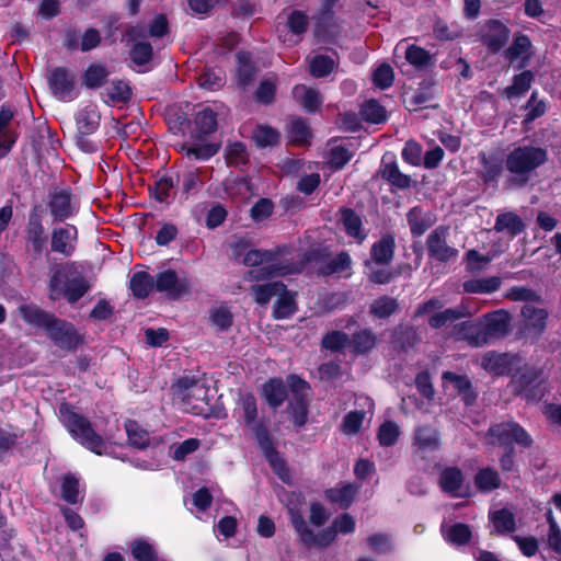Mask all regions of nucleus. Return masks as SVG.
I'll return each mask as SVG.
<instances>
[{
    "label": "nucleus",
    "mask_w": 561,
    "mask_h": 561,
    "mask_svg": "<svg viewBox=\"0 0 561 561\" xmlns=\"http://www.w3.org/2000/svg\"><path fill=\"white\" fill-rule=\"evenodd\" d=\"M48 208L55 221H65L75 213L71 192L67 188L55 190L48 196Z\"/></svg>",
    "instance_id": "obj_15"
},
{
    "label": "nucleus",
    "mask_w": 561,
    "mask_h": 561,
    "mask_svg": "<svg viewBox=\"0 0 561 561\" xmlns=\"http://www.w3.org/2000/svg\"><path fill=\"white\" fill-rule=\"evenodd\" d=\"M517 393L528 400H540L546 392L542 370L536 367L525 368L513 379Z\"/></svg>",
    "instance_id": "obj_9"
},
{
    "label": "nucleus",
    "mask_w": 561,
    "mask_h": 561,
    "mask_svg": "<svg viewBox=\"0 0 561 561\" xmlns=\"http://www.w3.org/2000/svg\"><path fill=\"white\" fill-rule=\"evenodd\" d=\"M378 337L371 329H363L353 333L350 346L355 355H364L377 345Z\"/></svg>",
    "instance_id": "obj_34"
},
{
    "label": "nucleus",
    "mask_w": 561,
    "mask_h": 561,
    "mask_svg": "<svg viewBox=\"0 0 561 561\" xmlns=\"http://www.w3.org/2000/svg\"><path fill=\"white\" fill-rule=\"evenodd\" d=\"M520 313L524 318L523 332L538 339L547 328L548 311L526 304L523 306Z\"/></svg>",
    "instance_id": "obj_13"
},
{
    "label": "nucleus",
    "mask_w": 561,
    "mask_h": 561,
    "mask_svg": "<svg viewBox=\"0 0 561 561\" xmlns=\"http://www.w3.org/2000/svg\"><path fill=\"white\" fill-rule=\"evenodd\" d=\"M238 69L237 80L238 84L242 88H247L252 83L256 73V67L251 60V54L248 51H239L237 54Z\"/></svg>",
    "instance_id": "obj_36"
},
{
    "label": "nucleus",
    "mask_w": 561,
    "mask_h": 561,
    "mask_svg": "<svg viewBox=\"0 0 561 561\" xmlns=\"http://www.w3.org/2000/svg\"><path fill=\"white\" fill-rule=\"evenodd\" d=\"M61 413L69 432L82 446L96 455L106 454V444L103 437L93 430L87 417L71 411L69 408H66L65 412L61 410Z\"/></svg>",
    "instance_id": "obj_6"
},
{
    "label": "nucleus",
    "mask_w": 561,
    "mask_h": 561,
    "mask_svg": "<svg viewBox=\"0 0 561 561\" xmlns=\"http://www.w3.org/2000/svg\"><path fill=\"white\" fill-rule=\"evenodd\" d=\"M153 287L154 278L147 272H136L130 278L129 288L137 298L148 297Z\"/></svg>",
    "instance_id": "obj_43"
},
{
    "label": "nucleus",
    "mask_w": 561,
    "mask_h": 561,
    "mask_svg": "<svg viewBox=\"0 0 561 561\" xmlns=\"http://www.w3.org/2000/svg\"><path fill=\"white\" fill-rule=\"evenodd\" d=\"M77 239L78 230L75 226L54 228L50 237L51 251L68 257L75 252Z\"/></svg>",
    "instance_id": "obj_14"
},
{
    "label": "nucleus",
    "mask_w": 561,
    "mask_h": 561,
    "mask_svg": "<svg viewBox=\"0 0 561 561\" xmlns=\"http://www.w3.org/2000/svg\"><path fill=\"white\" fill-rule=\"evenodd\" d=\"M443 380L453 383L457 394L467 407L473 405L477 401V391L474 390L471 380L467 375H458L453 371L443 373Z\"/></svg>",
    "instance_id": "obj_23"
},
{
    "label": "nucleus",
    "mask_w": 561,
    "mask_h": 561,
    "mask_svg": "<svg viewBox=\"0 0 561 561\" xmlns=\"http://www.w3.org/2000/svg\"><path fill=\"white\" fill-rule=\"evenodd\" d=\"M14 117V111L2 105L0 107V148L9 151L16 140V134L10 128V124Z\"/></svg>",
    "instance_id": "obj_32"
},
{
    "label": "nucleus",
    "mask_w": 561,
    "mask_h": 561,
    "mask_svg": "<svg viewBox=\"0 0 561 561\" xmlns=\"http://www.w3.org/2000/svg\"><path fill=\"white\" fill-rule=\"evenodd\" d=\"M25 241L32 247V250L36 255L42 254L47 242V236L45 233L41 216L34 211L30 214L25 227Z\"/></svg>",
    "instance_id": "obj_19"
},
{
    "label": "nucleus",
    "mask_w": 561,
    "mask_h": 561,
    "mask_svg": "<svg viewBox=\"0 0 561 561\" xmlns=\"http://www.w3.org/2000/svg\"><path fill=\"white\" fill-rule=\"evenodd\" d=\"M48 84L54 95L65 99L75 88V76L66 67H56L49 71Z\"/></svg>",
    "instance_id": "obj_18"
},
{
    "label": "nucleus",
    "mask_w": 561,
    "mask_h": 561,
    "mask_svg": "<svg viewBox=\"0 0 561 561\" xmlns=\"http://www.w3.org/2000/svg\"><path fill=\"white\" fill-rule=\"evenodd\" d=\"M396 240L390 233L383 234L370 248V260L365 261V266L369 267L371 263L377 265H388L394 256Z\"/></svg>",
    "instance_id": "obj_17"
},
{
    "label": "nucleus",
    "mask_w": 561,
    "mask_h": 561,
    "mask_svg": "<svg viewBox=\"0 0 561 561\" xmlns=\"http://www.w3.org/2000/svg\"><path fill=\"white\" fill-rule=\"evenodd\" d=\"M485 439L490 445L503 448L514 447L513 443L522 448H530L534 443L527 431L513 420L492 424L485 433Z\"/></svg>",
    "instance_id": "obj_5"
},
{
    "label": "nucleus",
    "mask_w": 561,
    "mask_h": 561,
    "mask_svg": "<svg viewBox=\"0 0 561 561\" xmlns=\"http://www.w3.org/2000/svg\"><path fill=\"white\" fill-rule=\"evenodd\" d=\"M352 257L346 251H342L335 256L329 254L328 261L319 266L318 274L322 276L340 275L350 277L352 275Z\"/></svg>",
    "instance_id": "obj_22"
},
{
    "label": "nucleus",
    "mask_w": 561,
    "mask_h": 561,
    "mask_svg": "<svg viewBox=\"0 0 561 561\" xmlns=\"http://www.w3.org/2000/svg\"><path fill=\"white\" fill-rule=\"evenodd\" d=\"M131 554L137 561H157L158 556L151 543L136 539L131 543Z\"/></svg>",
    "instance_id": "obj_59"
},
{
    "label": "nucleus",
    "mask_w": 561,
    "mask_h": 561,
    "mask_svg": "<svg viewBox=\"0 0 561 561\" xmlns=\"http://www.w3.org/2000/svg\"><path fill=\"white\" fill-rule=\"evenodd\" d=\"M526 229L523 219L513 211H505L497 215L494 224L496 232H506L510 237L514 238Z\"/></svg>",
    "instance_id": "obj_28"
},
{
    "label": "nucleus",
    "mask_w": 561,
    "mask_h": 561,
    "mask_svg": "<svg viewBox=\"0 0 561 561\" xmlns=\"http://www.w3.org/2000/svg\"><path fill=\"white\" fill-rule=\"evenodd\" d=\"M287 411L290 420L296 427H301L307 423L308 402L305 399H294L289 402Z\"/></svg>",
    "instance_id": "obj_56"
},
{
    "label": "nucleus",
    "mask_w": 561,
    "mask_h": 561,
    "mask_svg": "<svg viewBox=\"0 0 561 561\" xmlns=\"http://www.w3.org/2000/svg\"><path fill=\"white\" fill-rule=\"evenodd\" d=\"M360 115L366 122L373 124L383 123L387 118L385 107L376 100L366 101L360 107Z\"/></svg>",
    "instance_id": "obj_51"
},
{
    "label": "nucleus",
    "mask_w": 561,
    "mask_h": 561,
    "mask_svg": "<svg viewBox=\"0 0 561 561\" xmlns=\"http://www.w3.org/2000/svg\"><path fill=\"white\" fill-rule=\"evenodd\" d=\"M294 99L307 111V112H316L321 103L322 99L320 93L312 88H309L305 84H297L293 89Z\"/></svg>",
    "instance_id": "obj_33"
},
{
    "label": "nucleus",
    "mask_w": 561,
    "mask_h": 561,
    "mask_svg": "<svg viewBox=\"0 0 561 561\" xmlns=\"http://www.w3.org/2000/svg\"><path fill=\"white\" fill-rule=\"evenodd\" d=\"M534 80V73L530 70H525L513 78L512 85L505 88V95L510 99L523 95L527 92Z\"/></svg>",
    "instance_id": "obj_46"
},
{
    "label": "nucleus",
    "mask_w": 561,
    "mask_h": 561,
    "mask_svg": "<svg viewBox=\"0 0 561 561\" xmlns=\"http://www.w3.org/2000/svg\"><path fill=\"white\" fill-rule=\"evenodd\" d=\"M131 61L137 66L147 65L152 60L153 48L149 42H136L129 50Z\"/></svg>",
    "instance_id": "obj_54"
},
{
    "label": "nucleus",
    "mask_w": 561,
    "mask_h": 561,
    "mask_svg": "<svg viewBox=\"0 0 561 561\" xmlns=\"http://www.w3.org/2000/svg\"><path fill=\"white\" fill-rule=\"evenodd\" d=\"M399 435V426L392 421H386L380 425L377 436L381 446L389 447L397 443Z\"/></svg>",
    "instance_id": "obj_60"
},
{
    "label": "nucleus",
    "mask_w": 561,
    "mask_h": 561,
    "mask_svg": "<svg viewBox=\"0 0 561 561\" xmlns=\"http://www.w3.org/2000/svg\"><path fill=\"white\" fill-rule=\"evenodd\" d=\"M510 316L503 310L484 316V320L478 324H470L466 340L473 347H481L494 340L503 337L508 331Z\"/></svg>",
    "instance_id": "obj_3"
},
{
    "label": "nucleus",
    "mask_w": 561,
    "mask_h": 561,
    "mask_svg": "<svg viewBox=\"0 0 561 561\" xmlns=\"http://www.w3.org/2000/svg\"><path fill=\"white\" fill-rule=\"evenodd\" d=\"M490 520L492 522L494 529L499 535L513 533L516 529L515 516L507 508H501L491 512Z\"/></svg>",
    "instance_id": "obj_42"
},
{
    "label": "nucleus",
    "mask_w": 561,
    "mask_h": 561,
    "mask_svg": "<svg viewBox=\"0 0 561 561\" xmlns=\"http://www.w3.org/2000/svg\"><path fill=\"white\" fill-rule=\"evenodd\" d=\"M420 342L421 337L413 327L400 324L391 332V344L398 352L407 353Z\"/></svg>",
    "instance_id": "obj_25"
},
{
    "label": "nucleus",
    "mask_w": 561,
    "mask_h": 561,
    "mask_svg": "<svg viewBox=\"0 0 561 561\" xmlns=\"http://www.w3.org/2000/svg\"><path fill=\"white\" fill-rule=\"evenodd\" d=\"M79 480L72 473H67L62 477L61 481V497L69 504L79 502Z\"/></svg>",
    "instance_id": "obj_53"
},
{
    "label": "nucleus",
    "mask_w": 561,
    "mask_h": 561,
    "mask_svg": "<svg viewBox=\"0 0 561 561\" xmlns=\"http://www.w3.org/2000/svg\"><path fill=\"white\" fill-rule=\"evenodd\" d=\"M105 95L112 103H125L129 101L131 96V90L129 85L122 81H113L112 84L105 90Z\"/></svg>",
    "instance_id": "obj_57"
},
{
    "label": "nucleus",
    "mask_w": 561,
    "mask_h": 561,
    "mask_svg": "<svg viewBox=\"0 0 561 561\" xmlns=\"http://www.w3.org/2000/svg\"><path fill=\"white\" fill-rule=\"evenodd\" d=\"M101 121V114L94 106H87L76 115V142L78 147L87 153L98 150V145L92 135L98 130Z\"/></svg>",
    "instance_id": "obj_7"
},
{
    "label": "nucleus",
    "mask_w": 561,
    "mask_h": 561,
    "mask_svg": "<svg viewBox=\"0 0 561 561\" xmlns=\"http://www.w3.org/2000/svg\"><path fill=\"white\" fill-rule=\"evenodd\" d=\"M251 430L265 458L278 453L277 449L275 448L274 438L272 437L266 425L259 422L255 425H253Z\"/></svg>",
    "instance_id": "obj_44"
},
{
    "label": "nucleus",
    "mask_w": 561,
    "mask_h": 561,
    "mask_svg": "<svg viewBox=\"0 0 561 561\" xmlns=\"http://www.w3.org/2000/svg\"><path fill=\"white\" fill-rule=\"evenodd\" d=\"M502 280L499 276L473 278L463 282L462 288L467 294H491L500 289Z\"/></svg>",
    "instance_id": "obj_37"
},
{
    "label": "nucleus",
    "mask_w": 561,
    "mask_h": 561,
    "mask_svg": "<svg viewBox=\"0 0 561 561\" xmlns=\"http://www.w3.org/2000/svg\"><path fill=\"white\" fill-rule=\"evenodd\" d=\"M253 140L260 148L272 147L279 142V133L268 126H256L253 130Z\"/></svg>",
    "instance_id": "obj_52"
},
{
    "label": "nucleus",
    "mask_w": 561,
    "mask_h": 561,
    "mask_svg": "<svg viewBox=\"0 0 561 561\" xmlns=\"http://www.w3.org/2000/svg\"><path fill=\"white\" fill-rule=\"evenodd\" d=\"M286 248L276 247L271 250L254 249L247 251L242 263L245 266H259L261 264H270L275 262Z\"/></svg>",
    "instance_id": "obj_35"
},
{
    "label": "nucleus",
    "mask_w": 561,
    "mask_h": 561,
    "mask_svg": "<svg viewBox=\"0 0 561 561\" xmlns=\"http://www.w3.org/2000/svg\"><path fill=\"white\" fill-rule=\"evenodd\" d=\"M108 76L110 71L105 66L91 64L83 72L82 85L93 90L100 89L106 83Z\"/></svg>",
    "instance_id": "obj_39"
},
{
    "label": "nucleus",
    "mask_w": 561,
    "mask_h": 561,
    "mask_svg": "<svg viewBox=\"0 0 561 561\" xmlns=\"http://www.w3.org/2000/svg\"><path fill=\"white\" fill-rule=\"evenodd\" d=\"M480 169L478 171L479 178L485 184H497V180L503 172V161L495 154H486L484 152L479 154Z\"/></svg>",
    "instance_id": "obj_24"
},
{
    "label": "nucleus",
    "mask_w": 561,
    "mask_h": 561,
    "mask_svg": "<svg viewBox=\"0 0 561 561\" xmlns=\"http://www.w3.org/2000/svg\"><path fill=\"white\" fill-rule=\"evenodd\" d=\"M263 392L267 403L274 409L282 405L287 398L286 386L280 379H271L265 382Z\"/></svg>",
    "instance_id": "obj_41"
},
{
    "label": "nucleus",
    "mask_w": 561,
    "mask_h": 561,
    "mask_svg": "<svg viewBox=\"0 0 561 561\" xmlns=\"http://www.w3.org/2000/svg\"><path fill=\"white\" fill-rule=\"evenodd\" d=\"M465 316H466L465 309L462 307L450 308V309H446L444 311L434 313L430 318L428 324L433 329H439V328L445 327L448 323H453V322L463 318Z\"/></svg>",
    "instance_id": "obj_48"
},
{
    "label": "nucleus",
    "mask_w": 561,
    "mask_h": 561,
    "mask_svg": "<svg viewBox=\"0 0 561 561\" xmlns=\"http://www.w3.org/2000/svg\"><path fill=\"white\" fill-rule=\"evenodd\" d=\"M301 266L297 263H270L267 266L261 267L259 270L249 271L248 277L253 280H264L270 279L277 276H286L290 274H297L301 272Z\"/></svg>",
    "instance_id": "obj_21"
},
{
    "label": "nucleus",
    "mask_w": 561,
    "mask_h": 561,
    "mask_svg": "<svg viewBox=\"0 0 561 561\" xmlns=\"http://www.w3.org/2000/svg\"><path fill=\"white\" fill-rule=\"evenodd\" d=\"M339 211L341 214L340 221L343 224L346 234L362 243L366 238V233L362 229L363 222L360 217L352 208L341 207Z\"/></svg>",
    "instance_id": "obj_30"
},
{
    "label": "nucleus",
    "mask_w": 561,
    "mask_h": 561,
    "mask_svg": "<svg viewBox=\"0 0 561 561\" xmlns=\"http://www.w3.org/2000/svg\"><path fill=\"white\" fill-rule=\"evenodd\" d=\"M407 220L414 237L422 236L433 224L423 215L420 207L411 208L407 215Z\"/></svg>",
    "instance_id": "obj_47"
},
{
    "label": "nucleus",
    "mask_w": 561,
    "mask_h": 561,
    "mask_svg": "<svg viewBox=\"0 0 561 561\" xmlns=\"http://www.w3.org/2000/svg\"><path fill=\"white\" fill-rule=\"evenodd\" d=\"M48 337L58 347L75 352L81 344H83V336L80 335L71 322L59 319L54 316L48 325L45 328Z\"/></svg>",
    "instance_id": "obj_8"
},
{
    "label": "nucleus",
    "mask_w": 561,
    "mask_h": 561,
    "mask_svg": "<svg viewBox=\"0 0 561 561\" xmlns=\"http://www.w3.org/2000/svg\"><path fill=\"white\" fill-rule=\"evenodd\" d=\"M547 160L548 152L545 148L530 145L515 148L506 156L505 168L510 175L505 187L513 190L526 186L535 171Z\"/></svg>",
    "instance_id": "obj_1"
},
{
    "label": "nucleus",
    "mask_w": 561,
    "mask_h": 561,
    "mask_svg": "<svg viewBox=\"0 0 561 561\" xmlns=\"http://www.w3.org/2000/svg\"><path fill=\"white\" fill-rule=\"evenodd\" d=\"M251 291L254 295V299L259 305H266L272 297L278 296V294L285 291V284L282 282H273L263 285L251 286Z\"/></svg>",
    "instance_id": "obj_45"
},
{
    "label": "nucleus",
    "mask_w": 561,
    "mask_h": 561,
    "mask_svg": "<svg viewBox=\"0 0 561 561\" xmlns=\"http://www.w3.org/2000/svg\"><path fill=\"white\" fill-rule=\"evenodd\" d=\"M321 344L325 350L339 352L350 345V337L345 332L331 331L323 336Z\"/></svg>",
    "instance_id": "obj_61"
},
{
    "label": "nucleus",
    "mask_w": 561,
    "mask_h": 561,
    "mask_svg": "<svg viewBox=\"0 0 561 561\" xmlns=\"http://www.w3.org/2000/svg\"><path fill=\"white\" fill-rule=\"evenodd\" d=\"M531 47L533 45L529 37L518 33L514 36L511 46L504 51V56L511 64L520 59L517 68L523 69L531 59Z\"/></svg>",
    "instance_id": "obj_20"
},
{
    "label": "nucleus",
    "mask_w": 561,
    "mask_h": 561,
    "mask_svg": "<svg viewBox=\"0 0 561 561\" xmlns=\"http://www.w3.org/2000/svg\"><path fill=\"white\" fill-rule=\"evenodd\" d=\"M91 288L88 279L77 272L73 263L59 265L49 279V298L64 296L69 304L77 302Z\"/></svg>",
    "instance_id": "obj_2"
},
{
    "label": "nucleus",
    "mask_w": 561,
    "mask_h": 561,
    "mask_svg": "<svg viewBox=\"0 0 561 561\" xmlns=\"http://www.w3.org/2000/svg\"><path fill=\"white\" fill-rule=\"evenodd\" d=\"M334 60L325 55L316 56L310 65V73L316 78L329 76L334 69Z\"/></svg>",
    "instance_id": "obj_62"
},
{
    "label": "nucleus",
    "mask_w": 561,
    "mask_h": 561,
    "mask_svg": "<svg viewBox=\"0 0 561 561\" xmlns=\"http://www.w3.org/2000/svg\"><path fill=\"white\" fill-rule=\"evenodd\" d=\"M19 313L21 318L28 324L42 328L48 325L50 319L55 316L54 313L47 312L44 309L39 308L35 304H25L19 307Z\"/></svg>",
    "instance_id": "obj_31"
},
{
    "label": "nucleus",
    "mask_w": 561,
    "mask_h": 561,
    "mask_svg": "<svg viewBox=\"0 0 561 561\" xmlns=\"http://www.w3.org/2000/svg\"><path fill=\"white\" fill-rule=\"evenodd\" d=\"M472 537L470 527L467 524L457 523L451 525L446 534V540L456 546L467 545Z\"/></svg>",
    "instance_id": "obj_55"
},
{
    "label": "nucleus",
    "mask_w": 561,
    "mask_h": 561,
    "mask_svg": "<svg viewBox=\"0 0 561 561\" xmlns=\"http://www.w3.org/2000/svg\"><path fill=\"white\" fill-rule=\"evenodd\" d=\"M510 28L499 20L488 21L481 33V42L492 54L499 53L507 43Z\"/></svg>",
    "instance_id": "obj_12"
},
{
    "label": "nucleus",
    "mask_w": 561,
    "mask_h": 561,
    "mask_svg": "<svg viewBox=\"0 0 561 561\" xmlns=\"http://www.w3.org/2000/svg\"><path fill=\"white\" fill-rule=\"evenodd\" d=\"M448 226L436 227L426 238V250L431 259L446 263L458 256V250L448 244Z\"/></svg>",
    "instance_id": "obj_10"
},
{
    "label": "nucleus",
    "mask_w": 561,
    "mask_h": 561,
    "mask_svg": "<svg viewBox=\"0 0 561 561\" xmlns=\"http://www.w3.org/2000/svg\"><path fill=\"white\" fill-rule=\"evenodd\" d=\"M379 173L383 180L398 190H408L413 183L410 175L400 171L396 161L386 162L382 160Z\"/></svg>",
    "instance_id": "obj_26"
},
{
    "label": "nucleus",
    "mask_w": 561,
    "mask_h": 561,
    "mask_svg": "<svg viewBox=\"0 0 561 561\" xmlns=\"http://www.w3.org/2000/svg\"><path fill=\"white\" fill-rule=\"evenodd\" d=\"M398 309V300L393 297L383 295L370 304L369 313L377 319H386L394 314Z\"/></svg>",
    "instance_id": "obj_40"
},
{
    "label": "nucleus",
    "mask_w": 561,
    "mask_h": 561,
    "mask_svg": "<svg viewBox=\"0 0 561 561\" xmlns=\"http://www.w3.org/2000/svg\"><path fill=\"white\" fill-rule=\"evenodd\" d=\"M359 486L353 483L336 485L325 491V497L341 508L346 510L353 503Z\"/></svg>",
    "instance_id": "obj_29"
},
{
    "label": "nucleus",
    "mask_w": 561,
    "mask_h": 561,
    "mask_svg": "<svg viewBox=\"0 0 561 561\" xmlns=\"http://www.w3.org/2000/svg\"><path fill=\"white\" fill-rule=\"evenodd\" d=\"M195 126L199 135H209L217 129V114L209 107L196 113Z\"/></svg>",
    "instance_id": "obj_49"
},
{
    "label": "nucleus",
    "mask_w": 561,
    "mask_h": 561,
    "mask_svg": "<svg viewBox=\"0 0 561 561\" xmlns=\"http://www.w3.org/2000/svg\"><path fill=\"white\" fill-rule=\"evenodd\" d=\"M125 428L128 435V442L130 445L137 448H146L149 443V435L147 431L140 428L134 421H127Z\"/></svg>",
    "instance_id": "obj_58"
},
{
    "label": "nucleus",
    "mask_w": 561,
    "mask_h": 561,
    "mask_svg": "<svg viewBox=\"0 0 561 561\" xmlns=\"http://www.w3.org/2000/svg\"><path fill=\"white\" fill-rule=\"evenodd\" d=\"M413 442L419 449L425 451L437 450L440 446L438 431L430 425L417 426L414 431Z\"/></svg>",
    "instance_id": "obj_27"
},
{
    "label": "nucleus",
    "mask_w": 561,
    "mask_h": 561,
    "mask_svg": "<svg viewBox=\"0 0 561 561\" xmlns=\"http://www.w3.org/2000/svg\"><path fill=\"white\" fill-rule=\"evenodd\" d=\"M278 299L274 305L273 316L276 319H286L290 317L297 309L295 298L286 289L278 294Z\"/></svg>",
    "instance_id": "obj_50"
},
{
    "label": "nucleus",
    "mask_w": 561,
    "mask_h": 561,
    "mask_svg": "<svg viewBox=\"0 0 561 561\" xmlns=\"http://www.w3.org/2000/svg\"><path fill=\"white\" fill-rule=\"evenodd\" d=\"M405 59L417 68H424L431 62L432 56L424 48L411 45L407 48Z\"/></svg>",
    "instance_id": "obj_64"
},
{
    "label": "nucleus",
    "mask_w": 561,
    "mask_h": 561,
    "mask_svg": "<svg viewBox=\"0 0 561 561\" xmlns=\"http://www.w3.org/2000/svg\"><path fill=\"white\" fill-rule=\"evenodd\" d=\"M289 136L293 142L304 145L310 139L311 131L302 118H297L290 124Z\"/></svg>",
    "instance_id": "obj_63"
},
{
    "label": "nucleus",
    "mask_w": 561,
    "mask_h": 561,
    "mask_svg": "<svg viewBox=\"0 0 561 561\" xmlns=\"http://www.w3.org/2000/svg\"><path fill=\"white\" fill-rule=\"evenodd\" d=\"M473 482L480 492L488 493L501 486V477L494 468L485 467L476 473Z\"/></svg>",
    "instance_id": "obj_38"
},
{
    "label": "nucleus",
    "mask_w": 561,
    "mask_h": 561,
    "mask_svg": "<svg viewBox=\"0 0 561 561\" xmlns=\"http://www.w3.org/2000/svg\"><path fill=\"white\" fill-rule=\"evenodd\" d=\"M174 393L185 410L194 414H207L210 407L209 388L194 377H181L173 386Z\"/></svg>",
    "instance_id": "obj_4"
},
{
    "label": "nucleus",
    "mask_w": 561,
    "mask_h": 561,
    "mask_svg": "<svg viewBox=\"0 0 561 561\" xmlns=\"http://www.w3.org/2000/svg\"><path fill=\"white\" fill-rule=\"evenodd\" d=\"M443 492L453 497H461L467 494L465 490V476L458 467H445L442 469L438 479Z\"/></svg>",
    "instance_id": "obj_16"
},
{
    "label": "nucleus",
    "mask_w": 561,
    "mask_h": 561,
    "mask_svg": "<svg viewBox=\"0 0 561 561\" xmlns=\"http://www.w3.org/2000/svg\"><path fill=\"white\" fill-rule=\"evenodd\" d=\"M191 283L183 276L180 277L174 270H165L156 275L154 288L159 293H165L170 299H180L191 293Z\"/></svg>",
    "instance_id": "obj_11"
}]
</instances>
